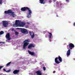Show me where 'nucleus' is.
Listing matches in <instances>:
<instances>
[{
    "mask_svg": "<svg viewBox=\"0 0 75 75\" xmlns=\"http://www.w3.org/2000/svg\"><path fill=\"white\" fill-rule=\"evenodd\" d=\"M21 11H27V10H28V14L27 17L28 18L31 17V14H32V11H31V10L30 8H28L27 7H25L22 8L21 9Z\"/></svg>",
    "mask_w": 75,
    "mask_h": 75,
    "instance_id": "nucleus-1",
    "label": "nucleus"
},
{
    "mask_svg": "<svg viewBox=\"0 0 75 75\" xmlns=\"http://www.w3.org/2000/svg\"><path fill=\"white\" fill-rule=\"evenodd\" d=\"M19 20H16L15 22V25L16 26H18L19 25V27H24V25L25 24V23H24L23 22H21L19 23Z\"/></svg>",
    "mask_w": 75,
    "mask_h": 75,
    "instance_id": "nucleus-2",
    "label": "nucleus"
},
{
    "mask_svg": "<svg viewBox=\"0 0 75 75\" xmlns=\"http://www.w3.org/2000/svg\"><path fill=\"white\" fill-rule=\"evenodd\" d=\"M30 42V40L29 39H27L25 40V41H23V48L24 50L26 48V47L29 44V43Z\"/></svg>",
    "mask_w": 75,
    "mask_h": 75,
    "instance_id": "nucleus-3",
    "label": "nucleus"
},
{
    "mask_svg": "<svg viewBox=\"0 0 75 75\" xmlns=\"http://www.w3.org/2000/svg\"><path fill=\"white\" fill-rule=\"evenodd\" d=\"M55 62L56 64H59L60 62H62V58L60 56H59L58 57H57L55 59Z\"/></svg>",
    "mask_w": 75,
    "mask_h": 75,
    "instance_id": "nucleus-4",
    "label": "nucleus"
},
{
    "mask_svg": "<svg viewBox=\"0 0 75 75\" xmlns=\"http://www.w3.org/2000/svg\"><path fill=\"white\" fill-rule=\"evenodd\" d=\"M5 14H11L13 17H14L15 14H14V12H12L11 9H9L8 11H4Z\"/></svg>",
    "mask_w": 75,
    "mask_h": 75,
    "instance_id": "nucleus-5",
    "label": "nucleus"
},
{
    "mask_svg": "<svg viewBox=\"0 0 75 75\" xmlns=\"http://www.w3.org/2000/svg\"><path fill=\"white\" fill-rule=\"evenodd\" d=\"M17 29L18 30H21V33L23 34H27L28 33V31L26 30V29L22 28H17Z\"/></svg>",
    "mask_w": 75,
    "mask_h": 75,
    "instance_id": "nucleus-6",
    "label": "nucleus"
},
{
    "mask_svg": "<svg viewBox=\"0 0 75 75\" xmlns=\"http://www.w3.org/2000/svg\"><path fill=\"white\" fill-rule=\"evenodd\" d=\"M2 24L4 27H7V26L8 24V23L6 21H2Z\"/></svg>",
    "mask_w": 75,
    "mask_h": 75,
    "instance_id": "nucleus-7",
    "label": "nucleus"
},
{
    "mask_svg": "<svg viewBox=\"0 0 75 75\" xmlns=\"http://www.w3.org/2000/svg\"><path fill=\"white\" fill-rule=\"evenodd\" d=\"M68 46L69 47V48L71 50H72V48H74V47H75V46H74V45L72 43H70L67 46V47H68Z\"/></svg>",
    "mask_w": 75,
    "mask_h": 75,
    "instance_id": "nucleus-8",
    "label": "nucleus"
},
{
    "mask_svg": "<svg viewBox=\"0 0 75 75\" xmlns=\"http://www.w3.org/2000/svg\"><path fill=\"white\" fill-rule=\"evenodd\" d=\"M6 39L8 41H10V40L11 39V38H10V33H8L6 35Z\"/></svg>",
    "mask_w": 75,
    "mask_h": 75,
    "instance_id": "nucleus-9",
    "label": "nucleus"
},
{
    "mask_svg": "<svg viewBox=\"0 0 75 75\" xmlns=\"http://www.w3.org/2000/svg\"><path fill=\"white\" fill-rule=\"evenodd\" d=\"M56 4L57 7H62V4L61 2H57Z\"/></svg>",
    "mask_w": 75,
    "mask_h": 75,
    "instance_id": "nucleus-10",
    "label": "nucleus"
},
{
    "mask_svg": "<svg viewBox=\"0 0 75 75\" xmlns=\"http://www.w3.org/2000/svg\"><path fill=\"white\" fill-rule=\"evenodd\" d=\"M28 52L29 53V54H30V55H36V54H35V53L34 52H32L30 50H28Z\"/></svg>",
    "mask_w": 75,
    "mask_h": 75,
    "instance_id": "nucleus-11",
    "label": "nucleus"
},
{
    "mask_svg": "<svg viewBox=\"0 0 75 75\" xmlns=\"http://www.w3.org/2000/svg\"><path fill=\"white\" fill-rule=\"evenodd\" d=\"M32 47H34V46L33 45V44H30L28 46V49H31L32 48Z\"/></svg>",
    "mask_w": 75,
    "mask_h": 75,
    "instance_id": "nucleus-12",
    "label": "nucleus"
},
{
    "mask_svg": "<svg viewBox=\"0 0 75 75\" xmlns=\"http://www.w3.org/2000/svg\"><path fill=\"white\" fill-rule=\"evenodd\" d=\"M67 49H68V50L67 52V56H69L70 55V54H71V52H70V49H69V48H68Z\"/></svg>",
    "mask_w": 75,
    "mask_h": 75,
    "instance_id": "nucleus-13",
    "label": "nucleus"
},
{
    "mask_svg": "<svg viewBox=\"0 0 75 75\" xmlns=\"http://www.w3.org/2000/svg\"><path fill=\"white\" fill-rule=\"evenodd\" d=\"M35 73H36V74H37V75H42L41 71L40 70H38V71L35 72Z\"/></svg>",
    "mask_w": 75,
    "mask_h": 75,
    "instance_id": "nucleus-14",
    "label": "nucleus"
},
{
    "mask_svg": "<svg viewBox=\"0 0 75 75\" xmlns=\"http://www.w3.org/2000/svg\"><path fill=\"white\" fill-rule=\"evenodd\" d=\"M19 71H20L18 70H15L13 71V73L14 74H18L19 72Z\"/></svg>",
    "mask_w": 75,
    "mask_h": 75,
    "instance_id": "nucleus-15",
    "label": "nucleus"
},
{
    "mask_svg": "<svg viewBox=\"0 0 75 75\" xmlns=\"http://www.w3.org/2000/svg\"><path fill=\"white\" fill-rule=\"evenodd\" d=\"M49 35V37L50 38V41H51V40H50V39H51V37H52V34L50 32L48 33Z\"/></svg>",
    "mask_w": 75,
    "mask_h": 75,
    "instance_id": "nucleus-16",
    "label": "nucleus"
},
{
    "mask_svg": "<svg viewBox=\"0 0 75 75\" xmlns=\"http://www.w3.org/2000/svg\"><path fill=\"white\" fill-rule=\"evenodd\" d=\"M40 3L41 4H44L45 3V2H44V0H40Z\"/></svg>",
    "mask_w": 75,
    "mask_h": 75,
    "instance_id": "nucleus-17",
    "label": "nucleus"
},
{
    "mask_svg": "<svg viewBox=\"0 0 75 75\" xmlns=\"http://www.w3.org/2000/svg\"><path fill=\"white\" fill-rule=\"evenodd\" d=\"M3 70L4 71H5V72H10V71H11V70H9L8 71H6L5 69H3Z\"/></svg>",
    "mask_w": 75,
    "mask_h": 75,
    "instance_id": "nucleus-18",
    "label": "nucleus"
},
{
    "mask_svg": "<svg viewBox=\"0 0 75 75\" xmlns=\"http://www.w3.org/2000/svg\"><path fill=\"white\" fill-rule=\"evenodd\" d=\"M33 35H30L31 36V37L32 38H34V36H35V35H34V32H33Z\"/></svg>",
    "mask_w": 75,
    "mask_h": 75,
    "instance_id": "nucleus-19",
    "label": "nucleus"
},
{
    "mask_svg": "<svg viewBox=\"0 0 75 75\" xmlns=\"http://www.w3.org/2000/svg\"><path fill=\"white\" fill-rule=\"evenodd\" d=\"M4 34V32L3 31H1L0 32V35H2Z\"/></svg>",
    "mask_w": 75,
    "mask_h": 75,
    "instance_id": "nucleus-20",
    "label": "nucleus"
},
{
    "mask_svg": "<svg viewBox=\"0 0 75 75\" xmlns=\"http://www.w3.org/2000/svg\"><path fill=\"white\" fill-rule=\"evenodd\" d=\"M11 62H10L8 63L7 64H6V66H8V65H10V64H11Z\"/></svg>",
    "mask_w": 75,
    "mask_h": 75,
    "instance_id": "nucleus-21",
    "label": "nucleus"
},
{
    "mask_svg": "<svg viewBox=\"0 0 75 75\" xmlns=\"http://www.w3.org/2000/svg\"><path fill=\"white\" fill-rule=\"evenodd\" d=\"M10 30H11V31H14V29L13 28H11Z\"/></svg>",
    "mask_w": 75,
    "mask_h": 75,
    "instance_id": "nucleus-22",
    "label": "nucleus"
},
{
    "mask_svg": "<svg viewBox=\"0 0 75 75\" xmlns=\"http://www.w3.org/2000/svg\"><path fill=\"white\" fill-rule=\"evenodd\" d=\"M0 44H5V42H0Z\"/></svg>",
    "mask_w": 75,
    "mask_h": 75,
    "instance_id": "nucleus-23",
    "label": "nucleus"
},
{
    "mask_svg": "<svg viewBox=\"0 0 75 75\" xmlns=\"http://www.w3.org/2000/svg\"><path fill=\"white\" fill-rule=\"evenodd\" d=\"M15 34L16 35H18V33L17 32H15Z\"/></svg>",
    "mask_w": 75,
    "mask_h": 75,
    "instance_id": "nucleus-24",
    "label": "nucleus"
},
{
    "mask_svg": "<svg viewBox=\"0 0 75 75\" xmlns=\"http://www.w3.org/2000/svg\"><path fill=\"white\" fill-rule=\"evenodd\" d=\"M43 69L44 71H45V70H46V68L45 67H43Z\"/></svg>",
    "mask_w": 75,
    "mask_h": 75,
    "instance_id": "nucleus-25",
    "label": "nucleus"
},
{
    "mask_svg": "<svg viewBox=\"0 0 75 75\" xmlns=\"http://www.w3.org/2000/svg\"><path fill=\"white\" fill-rule=\"evenodd\" d=\"M3 67H4L3 66H0V69H1V68H3Z\"/></svg>",
    "mask_w": 75,
    "mask_h": 75,
    "instance_id": "nucleus-26",
    "label": "nucleus"
},
{
    "mask_svg": "<svg viewBox=\"0 0 75 75\" xmlns=\"http://www.w3.org/2000/svg\"><path fill=\"white\" fill-rule=\"evenodd\" d=\"M29 33L30 34V35H31V31H29Z\"/></svg>",
    "mask_w": 75,
    "mask_h": 75,
    "instance_id": "nucleus-27",
    "label": "nucleus"
},
{
    "mask_svg": "<svg viewBox=\"0 0 75 75\" xmlns=\"http://www.w3.org/2000/svg\"><path fill=\"white\" fill-rule=\"evenodd\" d=\"M66 1H67V2L68 3L69 2V0H66Z\"/></svg>",
    "mask_w": 75,
    "mask_h": 75,
    "instance_id": "nucleus-28",
    "label": "nucleus"
},
{
    "mask_svg": "<svg viewBox=\"0 0 75 75\" xmlns=\"http://www.w3.org/2000/svg\"><path fill=\"white\" fill-rule=\"evenodd\" d=\"M73 25H74V26H75V22L73 24Z\"/></svg>",
    "mask_w": 75,
    "mask_h": 75,
    "instance_id": "nucleus-29",
    "label": "nucleus"
},
{
    "mask_svg": "<svg viewBox=\"0 0 75 75\" xmlns=\"http://www.w3.org/2000/svg\"><path fill=\"white\" fill-rule=\"evenodd\" d=\"M27 24H30V23H29L28 22H27Z\"/></svg>",
    "mask_w": 75,
    "mask_h": 75,
    "instance_id": "nucleus-30",
    "label": "nucleus"
},
{
    "mask_svg": "<svg viewBox=\"0 0 75 75\" xmlns=\"http://www.w3.org/2000/svg\"><path fill=\"white\" fill-rule=\"evenodd\" d=\"M57 17H58V16H57Z\"/></svg>",
    "mask_w": 75,
    "mask_h": 75,
    "instance_id": "nucleus-31",
    "label": "nucleus"
}]
</instances>
